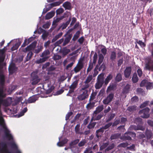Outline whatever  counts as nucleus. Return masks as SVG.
<instances>
[{"instance_id": "obj_1", "label": "nucleus", "mask_w": 153, "mask_h": 153, "mask_svg": "<svg viewBox=\"0 0 153 153\" xmlns=\"http://www.w3.org/2000/svg\"><path fill=\"white\" fill-rule=\"evenodd\" d=\"M79 141L78 139H76L71 142L69 144V148L74 153H77L80 151L78 147L76 146Z\"/></svg>"}, {"instance_id": "obj_2", "label": "nucleus", "mask_w": 153, "mask_h": 153, "mask_svg": "<svg viewBox=\"0 0 153 153\" xmlns=\"http://www.w3.org/2000/svg\"><path fill=\"white\" fill-rule=\"evenodd\" d=\"M104 73H101L98 76L97 82L95 86L96 89H99L102 86L104 83Z\"/></svg>"}, {"instance_id": "obj_3", "label": "nucleus", "mask_w": 153, "mask_h": 153, "mask_svg": "<svg viewBox=\"0 0 153 153\" xmlns=\"http://www.w3.org/2000/svg\"><path fill=\"white\" fill-rule=\"evenodd\" d=\"M32 78L31 83L32 85H36L40 81L37 75V72H33L31 74Z\"/></svg>"}, {"instance_id": "obj_4", "label": "nucleus", "mask_w": 153, "mask_h": 153, "mask_svg": "<svg viewBox=\"0 0 153 153\" xmlns=\"http://www.w3.org/2000/svg\"><path fill=\"white\" fill-rule=\"evenodd\" d=\"M149 108H145L140 111L139 112V114L142 117L144 118H148L149 116Z\"/></svg>"}, {"instance_id": "obj_5", "label": "nucleus", "mask_w": 153, "mask_h": 153, "mask_svg": "<svg viewBox=\"0 0 153 153\" xmlns=\"http://www.w3.org/2000/svg\"><path fill=\"white\" fill-rule=\"evenodd\" d=\"M83 67V63L82 60H80L74 68V71L76 73L79 72Z\"/></svg>"}, {"instance_id": "obj_6", "label": "nucleus", "mask_w": 153, "mask_h": 153, "mask_svg": "<svg viewBox=\"0 0 153 153\" xmlns=\"http://www.w3.org/2000/svg\"><path fill=\"white\" fill-rule=\"evenodd\" d=\"M81 91L82 93L78 97V99L80 100H84L85 98H87L88 96L87 90H85L84 91H82L81 90Z\"/></svg>"}, {"instance_id": "obj_7", "label": "nucleus", "mask_w": 153, "mask_h": 153, "mask_svg": "<svg viewBox=\"0 0 153 153\" xmlns=\"http://www.w3.org/2000/svg\"><path fill=\"white\" fill-rule=\"evenodd\" d=\"M113 97V94H110L103 100V103L105 104H108L112 100Z\"/></svg>"}, {"instance_id": "obj_8", "label": "nucleus", "mask_w": 153, "mask_h": 153, "mask_svg": "<svg viewBox=\"0 0 153 153\" xmlns=\"http://www.w3.org/2000/svg\"><path fill=\"white\" fill-rule=\"evenodd\" d=\"M77 82L76 81L74 82L71 85L70 87V89L68 93L67 94V96H70V94L74 92V89L76 88Z\"/></svg>"}, {"instance_id": "obj_9", "label": "nucleus", "mask_w": 153, "mask_h": 153, "mask_svg": "<svg viewBox=\"0 0 153 153\" xmlns=\"http://www.w3.org/2000/svg\"><path fill=\"white\" fill-rule=\"evenodd\" d=\"M131 67H127L126 68L124 72V74L126 78H128L131 74Z\"/></svg>"}, {"instance_id": "obj_10", "label": "nucleus", "mask_w": 153, "mask_h": 153, "mask_svg": "<svg viewBox=\"0 0 153 153\" xmlns=\"http://www.w3.org/2000/svg\"><path fill=\"white\" fill-rule=\"evenodd\" d=\"M129 135L130 136H132L134 137H135L136 136V134L134 133H133L132 132H129L126 133L125 134L124 137L123 138H121V139L123 140H130L131 138L130 136H127V135Z\"/></svg>"}, {"instance_id": "obj_11", "label": "nucleus", "mask_w": 153, "mask_h": 153, "mask_svg": "<svg viewBox=\"0 0 153 153\" xmlns=\"http://www.w3.org/2000/svg\"><path fill=\"white\" fill-rule=\"evenodd\" d=\"M61 138V137H59V141L57 144V145L59 147L63 146L64 144L66 143L68 141V140L66 138H65L62 141H60Z\"/></svg>"}, {"instance_id": "obj_12", "label": "nucleus", "mask_w": 153, "mask_h": 153, "mask_svg": "<svg viewBox=\"0 0 153 153\" xmlns=\"http://www.w3.org/2000/svg\"><path fill=\"white\" fill-rule=\"evenodd\" d=\"M76 59V56H73L70 58L71 62L67 65L66 67V69H68L70 68H71L75 63V60Z\"/></svg>"}, {"instance_id": "obj_13", "label": "nucleus", "mask_w": 153, "mask_h": 153, "mask_svg": "<svg viewBox=\"0 0 153 153\" xmlns=\"http://www.w3.org/2000/svg\"><path fill=\"white\" fill-rule=\"evenodd\" d=\"M145 68L146 69L153 71V64L151 60L146 64Z\"/></svg>"}, {"instance_id": "obj_14", "label": "nucleus", "mask_w": 153, "mask_h": 153, "mask_svg": "<svg viewBox=\"0 0 153 153\" xmlns=\"http://www.w3.org/2000/svg\"><path fill=\"white\" fill-rule=\"evenodd\" d=\"M36 46V43L33 42L29 46H28L26 48V51H29L33 49Z\"/></svg>"}, {"instance_id": "obj_15", "label": "nucleus", "mask_w": 153, "mask_h": 153, "mask_svg": "<svg viewBox=\"0 0 153 153\" xmlns=\"http://www.w3.org/2000/svg\"><path fill=\"white\" fill-rule=\"evenodd\" d=\"M54 11H51V12L47 13L45 16V19H49L52 18L55 14Z\"/></svg>"}, {"instance_id": "obj_16", "label": "nucleus", "mask_w": 153, "mask_h": 153, "mask_svg": "<svg viewBox=\"0 0 153 153\" xmlns=\"http://www.w3.org/2000/svg\"><path fill=\"white\" fill-rule=\"evenodd\" d=\"M103 108V105H100L98 106L96 109V110L94 111L93 115L94 116L96 115L97 114L101 111Z\"/></svg>"}, {"instance_id": "obj_17", "label": "nucleus", "mask_w": 153, "mask_h": 153, "mask_svg": "<svg viewBox=\"0 0 153 153\" xmlns=\"http://www.w3.org/2000/svg\"><path fill=\"white\" fill-rule=\"evenodd\" d=\"M99 48L101 49V52L104 55L106 53L107 50L106 47L102 45H100L99 46Z\"/></svg>"}, {"instance_id": "obj_18", "label": "nucleus", "mask_w": 153, "mask_h": 153, "mask_svg": "<svg viewBox=\"0 0 153 153\" xmlns=\"http://www.w3.org/2000/svg\"><path fill=\"white\" fill-rule=\"evenodd\" d=\"M37 99L35 96H32L30 97L26 102V103H32L36 101Z\"/></svg>"}, {"instance_id": "obj_19", "label": "nucleus", "mask_w": 153, "mask_h": 153, "mask_svg": "<svg viewBox=\"0 0 153 153\" xmlns=\"http://www.w3.org/2000/svg\"><path fill=\"white\" fill-rule=\"evenodd\" d=\"M116 84L111 83L107 88V91L115 89L116 88Z\"/></svg>"}, {"instance_id": "obj_20", "label": "nucleus", "mask_w": 153, "mask_h": 153, "mask_svg": "<svg viewBox=\"0 0 153 153\" xmlns=\"http://www.w3.org/2000/svg\"><path fill=\"white\" fill-rule=\"evenodd\" d=\"M34 38L33 37H31L29 39L27 40V39H25L24 42L23 44H22V46H25L26 45L28 44L30 42H31L32 41L34 40Z\"/></svg>"}, {"instance_id": "obj_21", "label": "nucleus", "mask_w": 153, "mask_h": 153, "mask_svg": "<svg viewBox=\"0 0 153 153\" xmlns=\"http://www.w3.org/2000/svg\"><path fill=\"white\" fill-rule=\"evenodd\" d=\"M113 76L111 74H109L105 79V85H107L111 80Z\"/></svg>"}, {"instance_id": "obj_22", "label": "nucleus", "mask_w": 153, "mask_h": 153, "mask_svg": "<svg viewBox=\"0 0 153 153\" xmlns=\"http://www.w3.org/2000/svg\"><path fill=\"white\" fill-rule=\"evenodd\" d=\"M71 36H68L66 37L64 41L63 44V45L65 46L68 44L70 42L71 39Z\"/></svg>"}, {"instance_id": "obj_23", "label": "nucleus", "mask_w": 153, "mask_h": 153, "mask_svg": "<svg viewBox=\"0 0 153 153\" xmlns=\"http://www.w3.org/2000/svg\"><path fill=\"white\" fill-rule=\"evenodd\" d=\"M63 6L66 9H70L71 8V4L68 2L64 3L63 4Z\"/></svg>"}, {"instance_id": "obj_24", "label": "nucleus", "mask_w": 153, "mask_h": 153, "mask_svg": "<svg viewBox=\"0 0 153 153\" xmlns=\"http://www.w3.org/2000/svg\"><path fill=\"white\" fill-rule=\"evenodd\" d=\"M48 58V57L46 58L43 57L42 58H40L39 59H37L35 63L37 64H39L45 61Z\"/></svg>"}, {"instance_id": "obj_25", "label": "nucleus", "mask_w": 153, "mask_h": 153, "mask_svg": "<svg viewBox=\"0 0 153 153\" xmlns=\"http://www.w3.org/2000/svg\"><path fill=\"white\" fill-rule=\"evenodd\" d=\"M50 52L49 51H45L42 53V54L41 56L43 57H44L45 58H46V57H48V58L49 57L48 56H47L49 55L50 54Z\"/></svg>"}, {"instance_id": "obj_26", "label": "nucleus", "mask_w": 153, "mask_h": 153, "mask_svg": "<svg viewBox=\"0 0 153 153\" xmlns=\"http://www.w3.org/2000/svg\"><path fill=\"white\" fill-rule=\"evenodd\" d=\"M96 115H95L94 116L93 115V116L92 117L91 121L93 120H98L100 119L102 116V114H99L98 115L97 117H95Z\"/></svg>"}, {"instance_id": "obj_27", "label": "nucleus", "mask_w": 153, "mask_h": 153, "mask_svg": "<svg viewBox=\"0 0 153 153\" xmlns=\"http://www.w3.org/2000/svg\"><path fill=\"white\" fill-rule=\"evenodd\" d=\"M95 103L94 102H90L86 105V108L88 110H90L93 108L94 105Z\"/></svg>"}, {"instance_id": "obj_28", "label": "nucleus", "mask_w": 153, "mask_h": 153, "mask_svg": "<svg viewBox=\"0 0 153 153\" xmlns=\"http://www.w3.org/2000/svg\"><path fill=\"white\" fill-rule=\"evenodd\" d=\"M138 80L137 74L136 73H134L132 78V80L134 83L136 82Z\"/></svg>"}, {"instance_id": "obj_29", "label": "nucleus", "mask_w": 153, "mask_h": 153, "mask_svg": "<svg viewBox=\"0 0 153 153\" xmlns=\"http://www.w3.org/2000/svg\"><path fill=\"white\" fill-rule=\"evenodd\" d=\"M146 88L147 90L152 89L153 88V83L148 82Z\"/></svg>"}, {"instance_id": "obj_30", "label": "nucleus", "mask_w": 153, "mask_h": 153, "mask_svg": "<svg viewBox=\"0 0 153 153\" xmlns=\"http://www.w3.org/2000/svg\"><path fill=\"white\" fill-rule=\"evenodd\" d=\"M148 81L146 80H143L141 82L140 85L141 87L146 86V87Z\"/></svg>"}, {"instance_id": "obj_31", "label": "nucleus", "mask_w": 153, "mask_h": 153, "mask_svg": "<svg viewBox=\"0 0 153 153\" xmlns=\"http://www.w3.org/2000/svg\"><path fill=\"white\" fill-rule=\"evenodd\" d=\"M122 79V77L121 74H118L116 77V80L118 82L121 81Z\"/></svg>"}, {"instance_id": "obj_32", "label": "nucleus", "mask_w": 153, "mask_h": 153, "mask_svg": "<svg viewBox=\"0 0 153 153\" xmlns=\"http://www.w3.org/2000/svg\"><path fill=\"white\" fill-rule=\"evenodd\" d=\"M62 33L61 32L59 33L53 39L52 41H55L57 39H58L62 35Z\"/></svg>"}, {"instance_id": "obj_33", "label": "nucleus", "mask_w": 153, "mask_h": 153, "mask_svg": "<svg viewBox=\"0 0 153 153\" xmlns=\"http://www.w3.org/2000/svg\"><path fill=\"white\" fill-rule=\"evenodd\" d=\"M116 57V53L114 51L112 52L111 53L110 58L112 60H114Z\"/></svg>"}, {"instance_id": "obj_34", "label": "nucleus", "mask_w": 153, "mask_h": 153, "mask_svg": "<svg viewBox=\"0 0 153 153\" xmlns=\"http://www.w3.org/2000/svg\"><path fill=\"white\" fill-rule=\"evenodd\" d=\"M92 78V76L91 75H89L87 77L85 82V83H89Z\"/></svg>"}, {"instance_id": "obj_35", "label": "nucleus", "mask_w": 153, "mask_h": 153, "mask_svg": "<svg viewBox=\"0 0 153 153\" xmlns=\"http://www.w3.org/2000/svg\"><path fill=\"white\" fill-rule=\"evenodd\" d=\"M86 143V141L85 140H83L79 143L78 146L79 147H82L84 146Z\"/></svg>"}, {"instance_id": "obj_36", "label": "nucleus", "mask_w": 153, "mask_h": 153, "mask_svg": "<svg viewBox=\"0 0 153 153\" xmlns=\"http://www.w3.org/2000/svg\"><path fill=\"white\" fill-rule=\"evenodd\" d=\"M93 63H90L88 67L87 72L88 73L93 68Z\"/></svg>"}, {"instance_id": "obj_37", "label": "nucleus", "mask_w": 153, "mask_h": 153, "mask_svg": "<svg viewBox=\"0 0 153 153\" xmlns=\"http://www.w3.org/2000/svg\"><path fill=\"white\" fill-rule=\"evenodd\" d=\"M33 55V53L31 52H30L28 53L26 59V61H28L29 60Z\"/></svg>"}, {"instance_id": "obj_38", "label": "nucleus", "mask_w": 153, "mask_h": 153, "mask_svg": "<svg viewBox=\"0 0 153 153\" xmlns=\"http://www.w3.org/2000/svg\"><path fill=\"white\" fill-rule=\"evenodd\" d=\"M79 32L77 31L74 36V37L73 38V40L74 41H75L76 39H77L79 36Z\"/></svg>"}, {"instance_id": "obj_39", "label": "nucleus", "mask_w": 153, "mask_h": 153, "mask_svg": "<svg viewBox=\"0 0 153 153\" xmlns=\"http://www.w3.org/2000/svg\"><path fill=\"white\" fill-rule=\"evenodd\" d=\"M152 133L150 131L147 130L146 132V135L147 138L148 139H149L151 137Z\"/></svg>"}, {"instance_id": "obj_40", "label": "nucleus", "mask_w": 153, "mask_h": 153, "mask_svg": "<svg viewBox=\"0 0 153 153\" xmlns=\"http://www.w3.org/2000/svg\"><path fill=\"white\" fill-rule=\"evenodd\" d=\"M64 18V17L62 16L60 18H56V19L54 18V20L53 22V23H56L59 22L60 20L63 19Z\"/></svg>"}, {"instance_id": "obj_41", "label": "nucleus", "mask_w": 153, "mask_h": 153, "mask_svg": "<svg viewBox=\"0 0 153 153\" xmlns=\"http://www.w3.org/2000/svg\"><path fill=\"white\" fill-rule=\"evenodd\" d=\"M136 109V107L134 106H132L128 108L127 110L130 111H132L135 110Z\"/></svg>"}, {"instance_id": "obj_42", "label": "nucleus", "mask_w": 153, "mask_h": 153, "mask_svg": "<svg viewBox=\"0 0 153 153\" xmlns=\"http://www.w3.org/2000/svg\"><path fill=\"white\" fill-rule=\"evenodd\" d=\"M103 58L104 57L101 54L99 55L98 63L100 64L102 63L103 61Z\"/></svg>"}, {"instance_id": "obj_43", "label": "nucleus", "mask_w": 153, "mask_h": 153, "mask_svg": "<svg viewBox=\"0 0 153 153\" xmlns=\"http://www.w3.org/2000/svg\"><path fill=\"white\" fill-rule=\"evenodd\" d=\"M91 149L92 148L91 147H89L87 148L84 151V153H93V152Z\"/></svg>"}, {"instance_id": "obj_44", "label": "nucleus", "mask_w": 153, "mask_h": 153, "mask_svg": "<svg viewBox=\"0 0 153 153\" xmlns=\"http://www.w3.org/2000/svg\"><path fill=\"white\" fill-rule=\"evenodd\" d=\"M73 114V113L72 112H70L68 113V114H66V117H65V120H68L71 116Z\"/></svg>"}, {"instance_id": "obj_45", "label": "nucleus", "mask_w": 153, "mask_h": 153, "mask_svg": "<svg viewBox=\"0 0 153 153\" xmlns=\"http://www.w3.org/2000/svg\"><path fill=\"white\" fill-rule=\"evenodd\" d=\"M27 111V108H25L19 114V117H21L24 115V113Z\"/></svg>"}, {"instance_id": "obj_46", "label": "nucleus", "mask_w": 153, "mask_h": 153, "mask_svg": "<svg viewBox=\"0 0 153 153\" xmlns=\"http://www.w3.org/2000/svg\"><path fill=\"white\" fill-rule=\"evenodd\" d=\"M64 11L63 9L62 8H60L57 10L56 11L57 14H60L63 13Z\"/></svg>"}, {"instance_id": "obj_47", "label": "nucleus", "mask_w": 153, "mask_h": 153, "mask_svg": "<svg viewBox=\"0 0 153 153\" xmlns=\"http://www.w3.org/2000/svg\"><path fill=\"white\" fill-rule=\"evenodd\" d=\"M96 125L95 123H90L89 125L88 126V128L91 129L93 128Z\"/></svg>"}, {"instance_id": "obj_48", "label": "nucleus", "mask_w": 153, "mask_h": 153, "mask_svg": "<svg viewBox=\"0 0 153 153\" xmlns=\"http://www.w3.org/2000/svg\"><path fill=\"white\" fill-rule=\"evenodd\" d=\"M70 52V50L69 49H64L63 51V54L65 55Z\"/></svg>"}, {"instance_id": "obj_49", "label": "nucleus", "mask_w": 153, "mask_h": 153, "mask_svg": "<svg viewBox=\"0 0 153 153\" xmlns=\"http://www.w3.org/2000/svg\"><path fill=\"white\" fill-rule=\"evenodd\" d=\"M138 100V98L137 96H134L131 99V101L132 102H135Z\"/></svg>"}, {"instance_id": "obj_50", "label": "nucleus", "mask_w": 153, "mask_h": 153, "mask_svg": "<svg viewBox=\"0 0 153 153\" xmlns=\"http://www.w3.org/2000/svg\"><path fill=\"white\" fill-rule=\"evenodd\" d=\"M96 95V94L95 93H93L90 97V101H91L92 100H93L94 99Z\"/></svg>"}, {"instance_id": "obj_51", "label": "nucleus", "mask_w": 153, "mask_h": 153, "mask_svg": "<svg viewBox=\"0 0 153 153\" xmlns=\"http://www.w3.org/2000/svg\"><path fill=\"white\" fill-rule=\"evenodd\" d=\"M48 35V32H44L42 35V39H45L47 37Z\"/></svg>"}, {"instance_id": "obj_52", "label": "nucleus", "mask_w": 153, "mask_h": 153, "mask_svg": "<svg viewBox=\"0 0 153 153\" xmlns=\"http://www.w3.org/2000/svg\"><path fill=\"white\" fill-rule=\"evenodd\" d=\"M54 60H59L61 58V56L58 55H55L53 57Z\"/></svg>"}, {"instance_id": "obj_53", "label": "nucleus", "mask_w": 153, "mask_h": 153, "mask_svg": "<svg viewBox=\"0 0 153 153\" xmlns=\"http://www.w3.org/2000/svg\"><path fill=\"white\" fill-rule=\"evenodd\" d=\"M69 23V22H67L65 24H62L61 26V27L62 28V29H64L68 25Z\"/></svg>"}, {"instance_id": "obj_54", "label": "nucleus", "mask_w": 153, "mask_h": 153, "mask_svg": "<svg viewBox=\"0 0 153 153\" xmlns=\"http://www.w3.org/2000/svg\"><path fill=\"white\" fill-rule=\"evenodd\" d=\"M149 102V101H147L145 102L140 106V108H142L145 107L147 105Z\"/></svg>"}, {"instance_id": "obj_55", "label": "nucleus", "mask_w": 153, "mask_h": 153, "mask_svg": "<svg viewBox=\"0 0 153 153\" xmlns=\"http://www.w3.org/2000/svg\"><path fill=\"white\" fill-rule=\"evenodd\" d=\"M119 135H120L119 134H114V135L111 136V139H112V140L116 139L117 138H119Z\"/></svg>"}, {"instance_id": "obj_56", "label": "nucleus", "mask_w": 153, "mask_h": 153, "mask_svg": "<svg viewBox=\"0 0 153 153\" xmlns=\"http://www.w3.org/2000/svg\"><path fill=\"white\" fill-rule=\"evenodd\" d=\"M132 128L135 130H143V128L142 127H138L136 128L134 127V126H132Z\"/></svg>"}, {"instance_id": "obj_57", "label": "nucleus", "mask_w": 153, "mask_h": 153, "mask_svg": "<svg viewBox=\"0 0 153 153\" xmlns=\"http://www.w3.org/2000/svg\"><path fill=\"white\" fill-rule=\"evenodd\" d=\"M71 62L70 58L68 59L65 60L63 62V64L64 66H65L67 63Z\"/></svg>"}, {"instance_id": "obj_58", "label": "nucleus", "mask_w": 153, "mask_h": 153, "mask_svg": "<svg viewBox=\"0 0 153 153\" xmlns=\"http://www.w3.org/2000/svg\"><path fill=\"white\" fill-rule=\"evenodd\" d=\"M93 58L94 59L93 62L94 63H95L96 62L97 58V55L96 53H95L94 55Z\"/></svg>"}, {"instance_id": "obj_59", "label": "nucleus", "mask_w": 153, "mask_h": 153, "mask_svg": "<svg viewBox=\"0 0 153 153\" xmlns=\"http://www.w3.org/2000/svg\"><path fill=\"white\" fill-rule=\"evenodd\" d=\"M137 72L139 76V77L141 76L142 74V71L141 70L140 68H139L137 70Z\"/></svg>"}, {"instance_id": "obj_60", "label": "nucleus", "mask_w": 153, "mask_h": 153, "mask_svg": "<svg viewBox=\"0 0 153 153\" xmlns=\"http://www.w3.org/2000/svg\"><path fill=\"white\" fill-rule=\"evenodd\" d=\"M79 127L80 125L79 124L77 125L75 127V131L76 133H79Z\"/></svg>"}, {"instance_id": "obj_61", "label": "nucleus", "mask_w": 153, "mask_h": 153, "mask_svg": "<svg viewBox=\"0 0 153 153\" xmlns=\"http://www.w3.org/2000/svg\"><path fill=\"white\" fill-rule=\"evenodd\" d=\"M89 87V85L88 83H85V85L82 88V90L84 91L86 90V89L88 88Z\"/></svg>"}, {"instance_id": "obj_62", "label": "nucleus", "mask_w": 153, "mask_h": 153, "mask_svg": "<svg viewBox=\"0 0 153 153\" xmlns=\"http://www.w3.org/2000/svg\"><path fill=\"white\" fill-rule=\"evenodd\" d=\"M137 42L142 47H144L145 46L144 43L141 41H139Z\"/></svg>"}, {"instance_id": "obj_63", "label": "nucleus", "mask_w": 153, "mask_h": 153, "mask_svg": "<svg viewBox=\"0 0 153 153\" xmlns=\"http://www.w3.org/2000/svg\"><path fill=\"white\" fill-rule=\"evenodd\" d=\"M50 25L49 23H47L44 25L43 26V27L45 28H48L50 26Z\"/></svg>"}, {"instance_id": "obj_64", "label": "nucleus", "mask_w": 153, "mask_h": 153, "mask_svg": "<svg viewBox=\"0 0 153 153\" xmlns=\"http://www.w3.org/2000/svg\"><path fill=\"white\" fill-rule=\"evenodd\" d=\"M64 91V90L62 89H61L60 90H59L57 91L56 93V95H60L62 94Z\"/></svg>"}]
</instances>
